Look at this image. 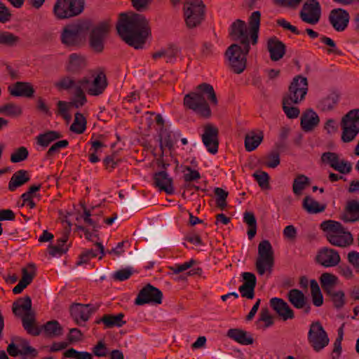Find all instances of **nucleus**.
I'll use <instances>...</instances> for the list:
<instances>
[{"instance_id":"nucleus-1","label":"nucleus","mask_w":359,"mask_h":359,"mask_svg":"<svg viewBox=\"0 0 359 359\" xmlns=\"http://www.w3.org/2000/svg\"><path fill=\"white\" fill-rule=\"evenodd\" d=\"M116 28L121 39L135 49L143 48L151 35L149 20L144 15L135 12L121 13Z\"/></svg>"},{"instance_id":"nucleus-2","label":"nucleus","mask_w":359,"mask_h":359,"mask_svg":"<svg viewBox=\"0 0 359 359\" xmlns=\"http://www.w3.org/2000/svg\"><path fill=\"white\" fill-rule=\"evenodd\" d=\"M12 311L17 317H20L23 328L32 336H39V330L35 327V313L32 310V299L27 295L18 298L13 303Z\"/></svg>"},{"instance_id":"nucleus-3","label":"nucleus","mask_w":359,"mask_h":359,"mask_svg":"<svg viewBox=\"0 0 359 359\" xmlns=\"http://www.w3.org/2000/svg\"><path fill=\"white\" fill-rule=\"evenodd\" d=\"M320 229L326 232V238L334 246L346 248L353 241L349 231H346L342 224L337 221L326 220L320 224Z\"/></svg>"},{"instance_id":"nucleus-4","label":"nucleus","mask_w":359,"mask_h":359,"mask_svg":"<svg viewBox=\"0 0 359 359\" xmlns=\"http://www.w3.org/2000/svg\"><path fill=\"white\" fill-rule=\"evenodd\" d=\"M205 6L202 0H187L184 2L183 12L187 26L195 28L204 20Z\"/></svg>"},{"instance_id":"nucleus-5","label":"nucleus","mask_w":359,"mask_h":359,"mask_svg":"<svg viewBox=\"0 0 359 359\" xmlns=\"http://www.w3.org/2000/svg\"><path fill=\"white\" fill-rule=\"evenodd\" d=\"M274 266V253L271 244L268 240L262 241L258 245V256L255 262L256 270L259 275L266 272L271 273Z\"/></svg>"},{"instance_id":"nucleus-6","label":"nucleus","mask_w":359,"mask_h":359,"mask_svg":"<svg viewBox=\"0 0 359 359\" xmlns=\"http://www.w3.org/2000/svg\"><path fill=\"white\" fill-rule=\"evenodd\" d=\"M90 29L88 22H78L65 26L61 34V41L67 46H78L84 34Z\"/></svg>"},{"instance_id":"nucleus-7","label":"nucleus","mask_w":359,"mask_h":359,"mask_svg":"<svg viewBox=\"0 0 359 359\" xmlns=\"http://www.w3.org/2000/svg\"><path fill=\"white\" fill-rule=\"evenodd\" d=\"M84 6L85 0H57L53 12L57 19H67L80 15Z\"/></svg>"},{"instance_id":"nucleus-8","label":"nucleus","mask_w":359,"mask_h":359,"mask_svg":"<svg viewBox=\"0 0 359 359\" xmlns=\"http://www.w3.org/2000/svg\"><path fill=\"white\" fill-rule=\"evenodd\" d=\"M248 53L245 52V46L243 48L238 44H231L225 52L229 65L235 74L242 73L245 67Z\"/></svg>"},{"instance_id":"nucleus-9","label":"nucleus","mask_w":359,"mask_h":359,"mask_svg":"<svg viewBox=\"0 0 359 359\" xmlns=\"http://www.w3.org/2000/svg\"><path fill=\"white\" fill-rule=\"evenodd\" d=\"M341 140L344 142L353 141L359 133V109L349 111L341 119Z\"/></svg>"},{"instance_id":"nucleus-10","label":"nucleus","mask_w":359,"mask_h":359,"mask_svg":"<svg viewBox=\"0 0 359 359\" xmlns=\"http://www.w3.org/2000/svg\"><path fill=\"white\" fill-rule=\"evenodd\" d=\"M308 341L316 352L323 350L329 344L327 334L319 321L313 322L308 333Z\"/></svg>"},{"instance_id":"nucleus-11","label":"nucleus","mask_w":359,"mask_h":359,"mask_svg":"<svg viewBox=\"0 0 359 359\" xmlns=\"http://www.w3.org/2000/svg\"><path fill=\"white\" fill-rule=\"evenodd\" d=\"M184 104L203 117L208 118L211 115L210 108L201 93H190L186 95L184 97Z\"/></svg>"},{"instance_id":"nucleus-12","label":"nucleus","mask_w":359,"mask_h":359,"mask_svg":"<svg viewBox=\"0 0 359 359\" xmlns=\"http://www.w3.org/2000/svg\"><path fill=\"white\" fill-rule=\"evenodd\" d=\"M162 299V292L158 288L148 283L139 292L135 300V304L138 306L147 304H161Z\"/></svg>"},{"instance_id":"nucleus-13","label":"nucleus","mask_w":359,"mask_h":359,"mask_svg":"<svg viewBox=\"0 0 359 359\" xmlns=\"http://www.w3.org/2000/svg\"><path fill=\"white\" fill-rule=\"evenodd\" d=\"M321 16V7L317 0H306L304 4L299 17L301 20L311 25L317 24Z\"/></svg>"},{"instance_id":"nucleus-14","label":"nucleus","mask_w":359,"mask_h":359,"mask_svg":"<svg viewBox=\"0 0 359 359\" xmlns=\"http://www.w3.org/2000/svg\"><path fill=\"white\" fill-rule=\"evenodd\" d=\"M229 34L232 40L240 41L243 46H245V52L249 53L250 49L249 34L245 21L240 19L235 20L229 29Z\"/></svg>"},{"instance_id":"nucleus-15","label":"nucleus","mask_w":359,"mask_h":359,"mask_svg":"<svg viewBox=\"0 0 359 359\" xmlns=\"http://www.w3.org/2000/svg\"><path fill=\"white\" fill-rule=\"evenodd\" d=\"M109 29L107 22H101L95 26L90 34V45L96 52L100 53L104 48V40Z\"/></svg>"},{"instance_id":"nucleus-16","label":"nucleus","mask_w":359,"mask_h":359,"mask_svg":"<svg viewBox=\"0 0 359 359\" xmlns=\"http://www.w3.org/2000/svg\"><path fill=\"white\" fill-rule=\"evenodd\" d=\"M100 305L93 306L90 304H74L70 307V313L76 323L82 325L81 322H86L92 313L95 312Z\"/></svg>"},{"instance_id":"nucleus-17","label":"nucleus","mask_w":359,"mask_h":359,"mask_svg":"<svg viewBox=\"0 0 359 359\" xmlns=\"http://www.w3.org/2000/svg\"><path fill=\"white\" fill-rule=\"evenodd\" d=\"M218 128L214 125L208 123L204 126L202 142L210 154H215L218 151Z\"/></svg>"},{"instance_id":"nucleus-18","label":"nucleus","mask_w":359,"mask_h":359,"mask_svg":"<svg viewBox=\"0 0 359 359\" xmlns=\"http://www.w3.org/2000/svg\"><path fill=\"white\" fill-rule=\"evenodd\" d=\"M328 20L335 31L341 32L347 28L350 15L343 8H334L329 13Z\"/></svg>"},{"instance_id":"nucleus-19","label":"nucleus","mask_w":359,"mask_h":359,"mask_svg":"<svg viewBox=\"0 0 359 359\" xmlns=\"http://www.w3.org/2000/svg\"><path fill=\"white\" fill-rule=\"evenodd\" d=\"M316 262L324 267H333L339 264L341 258L339 252L332 248H323L318 252Z\"/></svg>"},{"instance_id":"nucleus-20","label":"nucleus","mask_w":359,"mask_h":359,"mask_svg":"<svg viewBox=\"0 0 359 359\" xmlns=\"http://www.w3.org/2000/svg\"><path fill=\"white\" fill-rule=\"evenodd\" d=\"M288 301L297 309H304V313L308 314L311 311V305L302 291L298 289L290 290L287 294Z\"/></svg>"},{"instance_id":"nucleus-21","label":"nucleus","mask_w":359,"mask_h":359,"mask_svg":"<svg viewBox=\"0 0 359 359\" xmlns=\"http://www.w3.org/2000/svg\"><path fill=\"white\" fill-rule=\"evenodd\" d=\"M270 306L284 320L293 319L294 313L287 303L281 298L273 297L269 301Z\"/></svg>"},{"instance_id":"nucleus-22","label":"nucleus","mask_w":359,"mask_h":359,"mask_svg":"<svg viewBox=\"0 0 359 359\" xmlns=\"http://www.w3.org/2000/svg\"><path fill=\"white\" fill-rule=\"evenodd\" d=\"M154 184L160 191H165L167 194H172L174 193L173 180L169 177L165 170L156 172L154 175Z\"/></svg>"},{"instance_id":"nucleus-23","label":"nucleus","mask_w":359,"mask_h":359,"mask_svg":"<svg viewBox=\"0 0 359 359\" xmlns=\"http://www.w3.org/2000/svg\"><path fill=\"white\" fill-rule=\"evenodd\" d=\"M125 317L124 313H118L116 315L114 314H104L100 318L95 320L96 324L102 323L104 329H110L113 327H121L126 323L123 320Z\"/></svg>"},{"instance_id":"nucleus-24","label":"nucleus","mask_w":359,"mask_h":359,"mask_svg":"<svg viewBox=\"0 0 359 359\" xmlns=\"http://www.w3.org/2000/svg\"><path fill=\"white\" fill-rule=\"evenodd\" d=\"M35 327L40 331L39 335L43 332L45 337L48 338L57 337L61 336L63 333V327L56 320H49L41 326H39L35 323Z\"/></svg>"},{"instance_id":"nucleus-25","label":"nucleus","mask_w":359,"mask_h":359,"mask_svg":"<svg viewBox=\"0 0 359 359\" xmlns=\"http://www.w3.org/2000/svg\"><path fill=\"white\" fill-rule=\"evenodd\" d=\"M319 123V116L312 109H306L302 114L300 125L304 132L312 131Z\"/></svg>"},{"instance_id":"nucleus-26","label":"nucleus","mask_w":359,"mask_h":359,"mask_svg":"<svg viewBox=\"0 0 359 359\" xmlns=\"http://www.w3.org/2000/svg\"><path fill=\"white\" fill-rule=\"evenodd\" d=\"M340 218L346 223H353L359 221V201H348Z\"/></svg>"},{"instance_id":"nucleus-27","label":"nucleus","mask_w":359,"mask_h":359,"mask_svg":"<svg viewBox=\"0 0 359 359\" xmlns=\"http://www.w3.org/2000/svg\"><path fill=\"white\" fill-rule=\"evenodd\" d=\"M11 95L14 97H32L34 89L32 85L28 82L18 81L12 86L8 87Z\"/></svg>"},{"instance_id":"nucleus-28","label":"nucleus","mask_w":359,"mask_h":359,"mask_svg":"<svg viewBox=\"0 0 359 359\" xmlns=\"http://www.w3.org/2000/svg\"><path fill=\"white\" fill-rule=\"evenodd\" d=\"M267 48L272 61H278L280 60L284 56L286 51L285 45L276 37L271 38L268 40Z\"/></svg>"},{"instance_id":"nucleus-29","label":"nucleus","mask_w":359,"mask_h":359,"mask_svg":"<svg viewBox=\"0 0 359 359\" xmlns=\"http://www.w3.org/2000/svg\"><path fill=\"white\" fill-rule=\"evenodd\" d=\"M226 336L241 345H251L254 343L252 335L240 328H231L227 331Z\"/></svg>"},{"instance_id":"nucleus-30","label":"nucleus","mask_w":359,"mask_h":359,"mask_svg":"<svg viewBox=\"0 0 359 359\" xmlns=\"http://www.w3.org/2000/svg\"><path fill=\"white\" fill-rule=\"evenodd\" d=\"M69 233L70 229L64 232L62 237L57 240L55 245L48 246V250L50 255L52 257L61 256L68 251L69 244L67 245L66 243L69 239Z\"/></svg>"},{"instance_id":"nucleus-31","label":"nucleus","mask_w":359,"mask_h":359,"mask_svg":"<svg viewBox=\"0 0 359 359\" xmlns=\"http://www.w3.org/2000/svg\"><path fill=\"white\" fill-rule=\"evenodd\" d=\"M107 86L106 76L104 73L98 74L93 79L90 87L88 88V93L90 95L97 96L101 95Z\"/></svg>"},{"instance_id":"nucleus-32","label":"nucleus","mask_w":359,"mask_h":359,"mask_svg":"<svg viewBox=\"0 0 359 359\" xmlns=\"http://www.w3.org/2000/svg\"><path fill=\"white\" fill-rule=\"evenodd\" d=\"M161 144L160 148L161 150V155L163 154V147H166L169 150H172L174 147L175 143L177 141L180 137L179 134H175L172 131L167 130L166 128H162L161 130Z\"/></svg>"},{"instance_id":"nucleus-33","label":"nucleus","mask_w":359,"mask_h":359,"mask_svg":"<svg viewBox=\"0 0 359 359\" xmlns=\"http://www.w3.org/2000/svg\"><path fill=\"white\" fill-rule=\"evenodd\" d=\"M260 19L261 13L258 11L252 12L249 18L250 34L252 45L257 43Z\"/></svg>"},{"instance_id":"nucleus-34","label":"nucleus","mask_w":359,"mask_h":359,"mask_svg":"<svg viewBox=\"0 0 359 359\" xmlns=\"http://www.w3.org/2000/svg\"><path fill=\"white\" fill-rule=\"evenodd\" d=\"M30 180L28 172L25 170H20L15 172L8 183V189L14 191L17 188L22 186Z\"/></svg>"},{"instance_id":"nucleus-35","label":"nucleus","mask_w":359,"mask_h":359,"mask_svg":"<svg viewBox=\"0 0 359 359\" xmlns=\"http://www.w3.org/2000/svg\"><path fill=\"white\" fill-rule=\"evenodd\" d=\"M264 138V133L259 130L258 133L250 131L247 133L245 137V147L246 151H252L261 144Z\"/></svg>"},{"instance_id":"nucleus-36","label":"nucleus","mask_w":359,"mask_h":359,"mask_svg":"<svg viewBox=\"0 0 359 359\" xmlns=\"http://www.w3.org/2000/svg\"><path fill=\"white\" fill-rule=\"evenodd\" d=\"M178 49L174 45H169L168 46L162 48L152 54V58L154 60H157L159 58H165L166 62H172L177 54Z\"/></svg>"},{"instance_id":"nucleus-37","label":"nucleus","mask_w":359,"mask_h":359,"mask_svg":"<svg viewBox=\"0 0 359 359\" xmlns=\"http://www.w3.org/2000/svg\"><path fill=\"white\" fill-rule=\"evenodd\" d=\"M319 280L321 287L326 294H330L332 291H334L338 283V278L335 275L327 272L322 273Z\"/></svg>"},{"instance_id":"nucleus-38","label":"nucleus","mask_w":359,"mask_h":359,"mask_svg":"<svg viewBox=\"0 0 359 359\" xmlns=\"http://www.w3.org/2000/svg\"><path fill=\"white\" fill-rule=\"evenodd\" d=\"M306 95V90H303V88H297H297L294 89L293 85H290L288 92L283 95V100H285V103H287L289 101L290 102L299 104L304 100Z\"/></svg>"},{"instance_id":"nucleus-39","label":"nucleus","mask_w":359,"mask_h":359,"mask_svg":"<svg viewBox=\"0 0 359 359\" xmlns=\"http://www.w3.org/2000/svg\"><path fill=\"white\" fill-rule=\"evenodd\" d=\"M339 100V95L332 92L318 102V108L322 111H331L337 106Z\"/></svg>"},{"instance_id":"nucleus-40","label":"nucleus","mask_w":359,"mask_h":359,"mask_svg":"<svg viewBox=\"0 0 359 359\" xmlns=\"http://www.w3.org/2000/svg\"><path fill=\"white\" fill-rule=\"evenodd\" d=\"M86 67L85 58L77 53H72L69 56V62L66 70L71 73H76Z\"/></svg>"},{"instance_id":"nucleus-41","label":"nucleus","mask_w":359,"mask_h":359,"mask_svg":"<svg viewBox=\"0 0 359 359\" xmlns=\"http://www.w3.org/2000/svg\"><path fill=\"white\" fill-rule=\"evenodd\" d=\"M95 246L97 248L95 250L94 249H90L84 250L80 255H79V260L77 262V265H81L83 264H86L88 262V261L93 258L97 256V252L99 251L101 253V256L100 257V259H102V257L104 255V246L102 245L101 243L97 242L95 243Z\"/></svg>"},{"instance_id":"nucleus-42","label":"nucleus","mask_w":359,"mask_h":359,"mask_svg":"<svg viewBox=\"0 0 359 359\" xmlns=\"http://www.w3.org/2000/svg\"><path fill=\"white\" fill-rule=\"evenodd\" d=\"M303 208L310 214L322 212L325 210V205H320L309 196H306L302 203Z\"/></svg>"},{"instance_id":"nucleus-43","label":"nucleus","mask_w":359,"mask_h":359,"mask_svg":"<svg viewBox=\"0 0 359 359\" xmlns=\"http://www.w3.org/2000/svg\"><path fill=\"white\" fill-rule=\"evenodd\" d=\"M62 137L60 133L55 130H48L37 136V144L41 147H46L52 142L60 139Z\"/></svg>"},{"instance_id":"nucleus-44","label":"nucleus","mask_w":359,"mask_h":359,"mask_svg":"<svg viewBox=\"0 0 359 359\" xmlns=\"http://www.w3.org/2000/svg\"><path fill=\"white\" fill-rule=\"evenodd\" d=\"M310 180L304 175H298L294 180L292 191L297 196L302 194V191L310 185Z\"/></svg>"},{"instance_id":"nucleus-45","label":"nucleus","mask_w":359,"mask_h":359,"mask_svg":"<svg viewBox=\"0 0 359 359\" xmlns=\"http://www.w3.org/2000/svg\"><path fill=\"white\" fill-rule=\"evenodd\" d=\"M86 119L83 115L79 112L75 114L74 122L70 126V130L76 133L82 134L86 128Z\"/></svg>"},{"instance_id":"nucleus-46","label":"nucleus","mask_w":359,"mask_h":359,"mask_svg":"<svg viewBox=\"0 0 359 359\" xmlns=\"http://www.w3.org/2000/svg\"><path fill=\"white\" fill-rule=\"evenodd\" d=\"M310 287L313 304L317 307L322 306L323 304V297L318 283L316 280H311Z\"/></svg>"},{"instance_id":"nucleus-47","label":"nucleus","mask_w":359,"mask_h":359,"mask_svg":"<svg viewBox=\"0 0 359 359\" xmlns=\"http://www.w3.org/2000/svg\"><path fill=\"white\" fill-rule=\"evenodd\" d=\"M244 222L248 225V236L250 240L252 239L257 233V220L253 212H245L243 216Z\"/></svg>"},{"instance_id":"nucleus-48","label":"nucleus","mask_w":359,"mask_h":359,"mask_svg":"<svg viewBox=\"0 0 359 359\" xmlns=\"http://www.w3.org/2000/svg\"><path fill=\"white\" fill-rule=\"evenodd\" d=\"M55 87L59 90H69L74 89L76 91V81L70 76L62 77L54 84Z\"/></svg>"},{"instance_id":"nucleus-49","label":"nucleus","mask_w":359,"mask_h":359,"mask_svg":"<svg viewBox=\"0 0 359 359\" xmlns=\"http://www.w3.org/2000/svg\"><path fill=\"white\" fill-rule=\"evenodd\" d=\"M0 113L9 116H18L22 114V110L20 106L10 102L0 107Z\"/></svg>"},{"instance_id":"nucleus-50","label":"nucleus","mask_w":359,"mask_h":359,"mask_svg":"<svg viewBox=\"0 0 359 359\" xmlns=\"http://www.w3.org/2000/svg\"><path fill=\"white\" fill-rule=\"evenodd\" d=\"M198 89L200 90L201 93L207 95V99L212 104L215 106L217 105L218 101L212 86L207 83H203L198 86Z\"/></svg>"},{"instance_id":"nucleus-51","label":"nucleus","mask_w":359,"mask_h":359,"mask_svg":"<svg viewBox=\"0 0 359 359\" xmlns=\"http://www.w3.org/2000/svg\"><path fill=\"white\" fill-rule=\"evenodd\" d=\"M63 358L71 359H93V355L87 351H78L70 348L63 353Z\"/></svg>"},{"instance_id":"nucleus-52","label":"nucleus","mask_w":359,"mask_h":359,"mask_svg":"<svg viewBox=\"0 0 359 359\" xmlns=\"http://www.w3.org/2000/svg\"><path fill=\"white\" fill-rule=\"evenodd\" d=\"M20 41V38L9 32H0V44L14 46Z\"/></svg>"},{"instance_id":"nucleus-53","label":"nucleus","mask_w":359,"mask_h":359,"mask_svg":"<svg viewBox=\"0 0 359 359\" xmlns=\"http://www.w3.org/2000/svg\"><path fill=\"white\" fill-rule=\"evenodd\" d=\"M216 195V205L220 210H224L227 206L226 198L229 193L222 188L217 187L214 190Z\"/></svg>"},{"instance_id":"nucleus-54","label":"nucleus","mask_w":359,"mask_h":359,"mask_svg":"<svg viewBox=\"0 0 359 359\" xmlns=\"http://www.w3.org/2000/svg\"><path fill=\"white\" fill-rule=\"evenodd\" d=\"M331 298L334 308L341 309L345 304V294L342 290L332 291L330 294H326Z\"/></svg>"},{"instance_id":"nucleus-55","label":"nucleus","mask_w":359,"mask_h":359,"mask_svg":"<svg viewBox=\"0 0 359 359\" xmlns=\"http://www.w3.org/2000/svg\"><path fill=\"white\" fill-rule=\"evenodd\" d=\"M294 102L287 103L285 102V100H282L283 110L288 118H296L300 114V110L298 107L292 106Z\"/></svg>"},{"instance_id":"nucleus-56","label":"nucleus","mask_w":359,"mask_h":359,"mask_svg":"<svg viewBox=\"0 0 359 359\" xmlns=\"http://www.w3.org/2000/svg\"><path fill=\"white\" fill-rule=\"evenodd\" d=\"M17 341L20 342V355H32L35 358L38 355L36 349L29 346V341L25 339L19 338Z\"/></svg>"},{"instance_id":"nucleus-57","label":"nucleus","mask_w":359,"mask_h":359,"mask_svg":"<svg viewBox=\"0 0 359 359\" xmlns=\"http://www.w3.org/2000/svg\"><path fill=\"white\" fill-rule=\"evenodd\" d=\"M260 321H263L265 323L263 327L264 329L269 327L273 325V317L271 315L268 308L265 307L261 309L259 318L256 321V323L257 324Z\"/></svg>"},{"instance_id":"nucleus-58","label":"nucleus","mask_w":359,"mask_h":359,"mask_svg":"<svg viewBox=\"0 0 359 359\" xmlns=\"http://www.w3.org/2000/svg\"><path fill=\"white\" fill-rule=\"evenodd\" d=\"M321 160L323 162L329 164L330 166L333 169L338 168L337 163L339 160V158L337 154L330 151L325 152L321 156Z\"/></svg>"},{"instance_id":"nucleus-59","label":"nucleus","mask_w":359,"mask_h":359,"mask_svg":"<svg viewBox=\"0 0 359 359\" xmlns=\"http://www.w3.org/2000/svg\"><path fill=\"white\" fill-rule=\"evenodd\" d=\"M253 177L262 189H268L269 187V175L267 172L258 171L253 174Z\"/></svg>"},{"instance_id":"nucleus-60","label":"nucleus","mask_w":359,"mask_h":359,"mask_svg":"<svg viewBox=\"0 0 359 359\" xmlns=\"http://www.w3.org/2000/svg\"><path fill=\"white\" fill-rule=\"evenodd\" d=\"M29 155L28 150L25 147H19L11 156V161L13 163H19L27 158Z\"/></svg>"},{"instance_id":"nucleus-61","label":"nucleus","mask_w":359,"mask_h":359,"mask_svg":"<svg viewBox=\"0 0 359 359\" xmlns=\"http://www.w3.org/2000/svg\"><path fill=\"white\" fill-rule=\"evenodd\" d=\"M92 352L97 357H106L108 355L109 350L107 344L100 340L93 347Z\"/></svg>"},{"instance_id":"nucleus-62","label":"nucleus","mask_w":359,"mask_h":359,"mask_svg":"<svg viewBox=\"0 0 359 359\" xmlns=\"http://www.w3.org/2000/svg\"><path fill=\"white\" fill-rule=\"evenodd\" d=\"M69 145V142L66 140H60L53 144L46 153L47 157L53 156L55 153H58L60 149L65 148Z\"/></svg>"},{"instance_id":"nucleus-63","label":"nucleus","mask_w":359,"mask_h":359,"mask_svg":"<svg viewBox=\"0 0 359 359\" xmlns=\"http://www.w3.org/2000/svg\"><path fill=\"white\" fill-rule=\"evenodd\" d=\"M290 85H293L295 88H303V90H306V93L308 91V81L306 77H304L301 75H297L294 76L290 83Z\"/></svg>"},{"instance_id":"nucleus-64","label":"nucleus","mask_w":359,"mask_h":359,"mask_svg":"<svg viewBox=\"0 0 359 359\" xmlns=\"http://www.w3.org/2000/svg\"><path fill=\"white\" fill-rule=\"evenodd\" d=\"M132 274V268H124L116 271L113 275V278L116 280L123 281L128 279Z\"/></svg>"}]
</instances>
